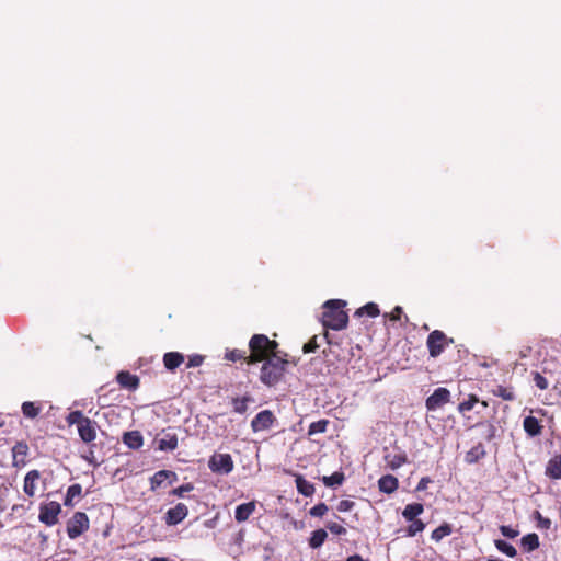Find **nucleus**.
I'll list each match as a JSON object with an SVG mask.
<instances>
[{
	"instance_id": "nucleus-55",
	"label": "nucleus",
	"mask_w": 561,
	"mask_h": 561,
	"mask_svg": "<svg viewBox=\"0 0 561 561\" xmlns=\"http://www.w3.org/2000/svg\"><path fill=\"white\" fill-rule=\"evenodd\" d=\"M486 561H502V560H499V559H488Z\"/></svg>"
},
{
	"instance_id": "nucleus-41",
	"label": "nucleus",
	"mask_w": 561,
	"mask_h": 561,
	"mask_svg": "<svg viewBox=\"0 0 561 561\" xmlns=\"http://www.w3.org/2000/svg\"><path fill=\"white\" fill-rule=\"evenodd\" d=\"M203 362H204V356L198 355V354L191 355V356H188L187 367L188 368L198 367L203 364Z\"/></svg>"
},
{
	"instance_id": "nucleus-34",
	"label": "nucleus",
	"mask_w": 561,
	"mask_h": 561,
	"mask_svg": "<svg viewBox=\"0 0 561 561\" xmlns=\"http://www.w3.org/2000/svg\"><path fill=\"white\" fill-rule=\"evenodd\" d=\"M479 402V399L477 396L474 394H470L468 400L461 402L459 405H458V411L460 413H465V412H468L470 410L473 409L474 404Z\"/></svg>"
},
{
	"instance_id": "nucleus-20",
	"label": "nucleus",
	"mask_w": 561,
	"mask_h": 561,
	"mask_svg": "<svg viewBox=\"0 0 561 561\" xmlns=\"http://www.w3.org/2000/svg\"><path fill=\"white\" fill-rule=\"evenodd\" d=\"M123 442L131 449H138L144 444L142 436L138 431L125 433L123 436Z\"/></svg>"
},
{
	"instance_id": "nucleus-50",
	"label": "nucleus",
	"mask_w": 561,
	"mask_h": 561,
	"mask_svg": "<svg viewBox=\"0 0 561 561\" xmlns=\"http://www.w3.org/2000/svg\"><path fill=\"white\" fill-rule=\"evenodd\" d=\"M26 445L24 444H18L15 447H14V451L15 453H19V454H22V455H25L26 454Z\"/></svg>"
},
{
	"instance_id": "nucleus-24",
	"label": "nucleus",
	"mask_w": 561,
	"mask_h": 561,
	"mask_svg": "<svg viewBox=\"0 0 561 561\" xmlns=\"http://www.w3.org/2000/svg\"><path fill=\"white\" fill-rule=\"evenodd\" d=\"M327 537L328 534L324 529L314 530L309 539L310 547L313 549L320 548L325 541Z\"/></svg>"
},
{
	"instance_id": "nucleus-38",
	"label": "nucleus",
	"mask_w": 561,
	"mask_h": 561,
	"mask_svg": "<svg viewBox=\"0 0 561 561\" xmlns=\"http://www.w3.org/2000/svg\"><path fill=\"white\" fill-rule=\"evenodd\" d=\"M411 525L408 528L409 536H415L417 533L422 531L425 527L424 523L420 519L411 520Z\"/></svg>"
},
{
	"instance_id": "nucleus-9",
	"label": "nucleus",
	"mask_w": 561,
	"mask_h": 561,
	"mask_svg": "<svg viewBox=\"0 0 561 561\" xmlns=\"http://www.w3.org/2000/svg\"><path fill=\"white\" fill-rule=\"evenodd\" d=\"M188 514V508L183 503H178L174 507L168 510L165 513V524L169 526L181 523Z\"/></svg>"
},
{
	"instance_id": "nucleus-21",
	"label": "nucleus",
	"mask_w": 561,
	"mask_h": 561,
	"mask_svg": "<svg viewBox=\"0 0 561 561\" xmlns=\"http://www.w3.org/2000/svg\"><path fill=\"white\" fill-rule=\"evenodd\" d=\"M546 473L552 479H561V455H557L549 460Z\"/></svg>"
},
{
	"instance_id": "nucleus-35",
	"label": "nucleus",
	"mask_w": 561,
	"mask_h": 561,
	"mask_svg": "<svg viewBox=\"0 0 561 561\" xmlns=\"http://www.w3.org/2000/svg\"><path fill=\"white\" fill-rule=\"evenodd\" d=\"M484 455L483 447L481 445L473 447L471 450H469L466 455V461L467 462H474L479 459V457Z\"/></svg>"
},
{
	"instance_id": "nucleus-31",
	"label": "nucleus",
	"mask_w": 561,
	"mask_h": 561,
	"mask_svg": "<svg viewBox=\"0 0 561 561\" xmlns=\"http://www.w3.org/2000/svg\"><path fill=\"white\" fill-rule=\"evenodd\" d=\"M493 393L495 396L502 398L503 400H507V401H512L515 398L513 390L511 388H506V387H503V386H497L493 390Z\"/></svg>"
},
{
	"instance_id": "nucleus-11",
	"label": "nucleus",
	"mask_w": 561,
	"mask_h": 561,
	"mask_svg": "<svg viewBox=\"0 0 561 561\" xmlns=\"http://www.w3.org/2000/svg\"><path fill=\"white\" fill-rule=\"evenodd\" d=\"M78 434L84 443H91L96 438V422L87 417L78 427Z\"/></svg>"
},
{
	"instance_id": "nucleus-13",
	"label": "nucleus",
	"mask_w": 561,
	"mask_h": 561,
	"mask_svg": "<svg viewBox=\"0 0 561 561\" xmlns=\"http://www.w3.org/2000/svg\"><path fill=\"white\" fill-rule=\"evenodd\" d=\"M256 503L254 501L243 503L237 506L234 512V518L238 523H243L249 519V517L255 511Z\"/></svg>"
},
{
	"instance_id": "nucleus-39",
	"label": "nucleus",
	"mask_w": 561,
	"mask_h": 561,
	"mask_svg": "<svg viewBox=\"0 0 561 561\" xmlns=\"http://www.w3.org/2000/svg\"><path fill=\"white\" fill-rule=\"evenodd\" d=\"M328 512V506L324 503H319L310 510V515L314 517H322Z\"/></svg>"
},
{
	"instance_id": "nucleus-17",
	"label": "nucleus",
	"mask_w": 561,
	"mask_h": 561,
	"mask_svg": "<svg viewBox=\"0 0 561 561\" xmlns=\"http://www.w3.org/2000/svg\"><path fill=\"white\" fill-rule=\"evenodd\" d=\"M398 479L391 474L383 476L378 481L379 490L383 493L391 494L398 489Z\"/></svg>"
},
{
	"instance_id": "nucleus-46",
	"label": "nucleus",
	"mask_w": 561,
	"mask_h": 561,
	"mask_svg": "<svg viewBox=\"0 0 561 561\" xmlns=\"http://www.w3.org/2000/svg\"><path fill=\"white\" fill-rule=\"evenodd\" d=\"M534 381H535L536 386L541 390H545L548 388L547 379L538 373L535 375Z\"/></svg>"
},
{
	"instance_id": "nucleus-26",
	"label": "nucleus",
	"mask_w": 561,
	"mask_h": 561,
	"mask_svg": "<svg viewBox=\"0 0 561 561\" xmlns=\"http://www.w3.org/2000/svg\"><path fill=\"white\" fill-rule=\"evenodd\" d=\"M322 481L325 486L333 488L341 485L344 481V474L342 472H334L331 476H325L322 478Z\"/></svg>"
},
{
	"instance_id": "nucleus-4",
	"label": "nucleus",
	"mask_w": 561,
	"mask_h": 561,
	"mask_svg": "<svg viewBox=\"0 0 561 561\" xmlns=\"http://www.w3.org/2000/svg\"><path fill=\"white\" fill-rule=\"evenodd\" d=\"M89 529V518L85 513L77 512L73 516L68 520L67 524V534L69 538L75 539L82 535L84 531Z\"/></svg>"
},
{
	"instance_id": "nucleus-6",
	"label": "nucleus",
	"mask_w": 561,
	"mask_h": 561,
	"mask_svg": "<svg viewBox=\"0 0 561 561\" xmlns=\"http://www.w3.org/2000/svg\"><path fill=\"white\" fill-rule=\"evenodd\" d=\"M60 512L61 506L58 502L51 501L42 504L39 507L38 519L47 526H54L58 522V515Z\"/></svg>"
},
{
	"instance_id": "nucleus-45",
	"label": "nucleus",
	"mask_w": 561,
	"mask_h": 561,
	"mask_svg": "<svg viewBox=\"0 0 561 561\" xmlns=\"http://www.w3.org/2000/svg\"><path fill=\"white\" fill-rule=\"evenodd\" d=\"M354 507V502L350 500H342L339 504L336 510L339 512H350Z\"/></svg>"
},
{
	"instance_id": "nucleus-42",
	"label": "nucleus",
	"mask_w": 561,
	"mask_h": 561,
	"mask_svg": "<svg viewBox=\"0 0 561 561\" xmlns=\"http://www.w3.org/2000/svg\"><path fill=\"white\" fill-rule=\"evenodd\" d=\"M536 519L538 520V527L541 529H549L551 522L549 518L543 517L539 512L535 513Z\"/></svg>"
},
{
	"instance_id": "nucleus-36",
	"label": "nucleus",
	"mask_w": 561,
	"mask_h": 561,
	"mask_svg": "<svg viewBox=\"0 0 561 561\" xmlns=\"http://www.w3.org/2000/svg\"><path fill=\"white\" fill-rule=\"evenodd\" d=\"M450 531L451 529L448 525L439 526L432 533V539L435 541H439L444 537L448 536Z\"/></svg>"
},
{
	"instance_id": "nucleus-32",
	"label": "nucleus",
	"mask_w": 561,
	"mask_h": 561,
	"mask_svg": "<svg viewBox=\"0 0 561 561\" xmlns=\"http://www.w3.org/2000/svg\"><path fill=\"white\" fill-rule=\"evenodd\" d=\"M87 420V416L83 415L81 411H72L66 417V421L69 425H77V427Z\"/></svg>"
},
{
	"instance_id": "nucleus-22",
	"label": "nucleus",
	"mask_w": 561,
	"mask_h": 561,
	"mask_svg": "<svg viewBox=\"0 0 561 561\" xmlns=\"http://www.w3.org/2000/svg\"><path fill=\"white\" fill-rule=\"evenodd\" d=\"M424 511V507L421 503H412V504H408L403 512H402V516L407 519V520H413V519H416V517L422 514Z\"/></svg>"
},
{
	"instance_id": "nucleus-56",
	"label": "nucleus",
	"mask_w": 561,
	"mask_h": 561,
	"mask_svg": "<svg viewBox=\"0 0 561 561\" xmlns=\"http://www.w3.org/2000/svg\"><path fill=\"white\" fill-rule=\"evenodd\" d=\"M3 425V423H0V427Z\"/></svg>"
},
{
	"instance_id": "nucleus-49",
	"label": "nucleus",
	"mask_w": 561,
	"mask_h": 561,
	"mask_svg": "<svg viewBox=\"0 0 561 561\" xmlns=\"http://www.w3.org/2000/svg\"><path fill=\"white\" fill-rule=\"evenodd\" d=\"M401 313H402V308L401 307H396L391 313H390V319L393 320V321H397L400 319L401 317Z\"/></svg>"
},
{
	"instance_id": "nucleus-51",
	"label": "nucleus",
	"mask_w": 561,
	"mask_h": 561,
	"mask_svg": "<svg viewBox=\"0 0 561 561\" xmlns=\"http://www.w3.org/2000/svg\"><path fill=\"white\" fill-rule=\"evenodd\" d=\"M234 410L239 413H242L245 410V404L243 402H241V403L237 402Z\"/></svg>"
},
{
	"instance_id": "nucleus-47",
	"label": "nucleus",
	"mask_w": 561,
	"mask_h": 561,
	"mask_svg": "<svg viewBox=\"0 0 561 561\" xmlns=\"http://www.w3.org/2000/svg\"><path fill=\"white\" fill-rule=\"evenodd\" d=\"M431 482H432V481H431V479H430V478H427V477L422 478V479L420 480V482H419L417 486H416V490H417V491H423V490H425V489L427 488L428 483H431Z\"/></svg>"
},
{
	"instance_id": "nucleus-44",
	"label": "nucleus",
	"mask_w": 561,
	"mask_h": 561,
	"mask_svg": "<svg viewBox=\"0 0 561 561\" xmlns=\"http://www.w3.org/2000/svg\"><path fill=\"white\" fill-rule=\"evenodd\" d=\"M193 490V485L191 483L183 484L172 491V494L182 497L184 496V493L190 492Z\"/></svg>"
},
{
	"instance_id": "nucleus-33",
	"label": "nucleus",
	"mask_w": 561,
	"mask_h": 561,
	"mask_svg": "<svg viewBox=\"0 0 561 561\" xmlns=\"http://www.w3.org/2000/svg\"><path fill=\"white\" fill-rule=\"evenodd\" d=\"M356 313L359 314V316L366 313L367 316L374 318V317H377L379 314V308H378V306L376 304L368 302L363 308L358 309Z\"/></svg>"
},
{
	"instance_id": "nucleus-37",
	"label": "nucleus",
	"mask_w": 561,
	"mask_h": 561,
	"mask_svg": "<svg viewBox=\"0 0 561 561\" xmlns=\"http://www.w3.org/2000/svg\"><path fill=\"white\" fill-rule=\"evenodd\" d=\"M242 358H244V359L248 358V357H245V352L244 351L231 350V351H227L226 354H225V359L230 360V362H237V360H240Z\"/></svg>"
},
{
	"instance_id": "nucleus-5",
	"label": "nucleus",
	"mask_w": 561,
	"mask_h": 561,
	"mask_svg": "<svg viewBox=\"0 0 561 561\" xmlns=\"http://www.w3.org/2000/svg\"><path fill=\"white\" fill-rule=\"evenodd\" d=\"M208 467L213 472L228 474L233 469V461L229 454H215L210 457Z\"/></svg>"
},
{
	"instance_id": "nucleus-8",
	"label": "nucleus",
	"mask_w": 561,
	"mask_h": 561,
	"mask_svg": "<svg viewBox=\"0 0 561 561\" xmlns=\"http://www.w3.org/2000/svg\"><path fill=\"white\" fill-rule=\"evenodd\" d=\"M450 392L446 388H437L427 399L426 408L428 410H436L449 401Z\"/></svg>"
},
{
	"instance_id": "nucleus-14",
	"label": "nucleus",
	"mask_w": 561,
	"mask_h": 561,
	"mask_svg": "<svg viewBox=\"0 0 561 561\" xmlns=\"http://www.w3.org/2000/svg\"><path fill=\"white\" fill-rule=\"evenodd\" d=\"M41 474L37 470H31L26 473L24 478L23 491L30 497L35 495L36 492V482L38 481Z\"/></svg>"
},
{
	"instance_id": "nucleus-40",
	"label": "nucleus",
	"mask_w": 561,
	"mask_h": 561,
	"mask_svg": "<svg viewBox=\"0 0 561 561\" xmlns=\"http://www.w3.org/2000/svg\"><path fill=\"white\" fill-rule=\"evenodd\" d=\"M327 528L334 535H344L346 534V529L337 524V523H334V522H330L327 524Z\"/></svg>"
},
{
	"instance_id": "nucleus-48",
	"label": "nucleus",
	"mask_w": 561,
	"mask_h": 561,
	"mask_svg": "<svg viewBox=\"0 0 561 561\" xmlns=\"http://www.w3.org/2000/svg\"><path fill=\"white\" fill-rule=\"evenodd\" d=\"M317 347H318V345H317L316 341H310L304 345V352L311 353V352H314Z\"/></svg>"
},
{
	"instance_id": "nucleus-1",
	"label": "nucleus",
	"mask_w": 561,
	"mask_h": 561,
	"mask_svg": "<svg viewBox=\"0 0 561 561\" xmlns=\"http://www.w3.org/2000/svg\"><path fill=\"white\" fill-rule=\"evenodd\" d=\"M346 302L340 299L328 300L323 308L322 323L332 330H342L347 325L348 316L343 310Z\"/></svg>"
},
{
	"instance_id": "nucleus-23",
	"label": "nucleus",
	"mask_w": 561,
	"mask_h": 561,
	"mask_svg": "<svg viewBox=\"0 0 561 561\" xmlns=\"http://www.w3.org/2000/svg\"><path fill=\"white\" fill-rule=\"evenodd\" d=\"M522 547L525 551L530 552L539 547V537L537 534H528L522 538Z\"/></svg>"
},
{
	"instance_id": "nucleus-53",
	"label": "nucleus",
	"mask_w": 561,
	"mask_h": 561,
	"mask_svg": "<svg viewBox=\"0 0 561 561\" xmlns=\"http://www.w3.org/2000/svg\"><path fill=\"white\" fill-rule=\"evenodd\" d=\"M346 561H366V560H364L359 554H353V556L348 557Z\"/></svg>"
},
{
	"instance_id": "nucleus-16",
	"label": "nucleus",
	"mask_w": 561,
	"mask_h": 561,
	"mask_svg": "<svg viewBox=\"0 0 561 561\" xmlns=\"http://www.w3.org/2000/svg\"><path fill=\"white\" fill-rule=\"evenodd\" d=\"M117 382L126 389L135 390L139 386V379L137 376L131 375L128 371H121L117 375Z\"/></svg>"
},
{
	"instance_id": "nucleus-12",
	"label": "nucleus",
	"mask_w": 561,
	"mask_h": 561,
	"mask_svg": "<svg viewBox=\"0 0 561 561\" xmlns=\"http://www.w3.org/2000/svg\"><path fill=\"white\" fill-rule=\"evenodd\" d=\"M178 477L175 472L170 470H160L151 477L150 489L156 491L158 488L162 486L167 480H169V483L171 484Z\"/></svg>"
},
{
	"instance_id": "nucleus-27",
	"label": "nucleus",
	"mask_w": 561,
	"mask_h": 561,
	"mask_svg": "<svg viewBox=\"0 0 561 561\" xmlns=\"http://www.w3.org/2000/svg\"><path fill=\"white\" fill-rule=\"evenodd\" d=\"M494 543L499 551L505 553L506 556H508L511 558H514L517 554L516 549L511 543H508L504 540L499 539V540H495Z\"/></svg>"
},
{
	"instance_id": "nucleus-29",
	"label": "nucleus",
	"mask_w": 561,
	"mask_h": 561,
	"mask_svg": "<svg viewBox=\"0 0 561 561\" xmlns=\"http://www.w3.org/2000/svg\"><path fill=\"white\" fill-rule=\"evenodd\" d=\"M328 424H329L328 420H320V421L313 422L309 426L308 434L314 435V434H319V433H324L327 431Z\"/></svg>"
},
{
	"instance_id": "nucleus-10",
	"label": "nucleus",
	"mask_w": 561,
	"mask_h": 561,
	"mask_svg": "<svg viewBox=\"0 0 561 561\" xmlns=\"http://www.w3.org/2000/svg\"><path fill=\"white\" fill-rule=\"evenodd\" d=\"M275 417L268 410L261 411L255 415L251 422V427L254 432L267 430L272 426Z\"/></svg>"
},
{
	"instance_id": "nucleus-7",
	"label": "nucleus",
	"mask_w": 561,
	"mask_h": 561,
	"mask_svg": "<svg viewBox=\"0 0 561 561\" xmlns=\"http://www.w3.org/2000/svg\"><path fill=\"white\" fill-rule=\"evenodd\" d=\"M446 340H447L446 335L442 331H438V330L433 331L428 335L426 344H427V347L430 351V355L432 357H437L438 355H440L443 353L445 345H446Z\"/></svg>"
},
{
	"instance_id": "nucleus-15",
	"label": "nucleus",
	"mask_w": 561,
	"mask_h": 561,
	"mask_svg": "<svg viewBox=\"0 0 561 561\" xmlns=\"http://www.w3.org/2000/svg\"><path fill=\"white\" fill-rule=\"evenodd\" d=\"M158 449L161 451H172L178 447V437L175 434L165 433L157 440Z\"/></svg>"
},
{
	"instance_id": "nucleus-52",
	"label": "nucleus",
	"mask_w": 561,
	"mask_h": 561,
	"mask_svg": "<svg viewBox=\"0 0 561 561\" xmlns=\"http://www.w3.org/2000/svg\"><path fill=\"white\" fill-rule=\"evenodd\" d=\"M402 462H403V459L402 458H398V459H396L394 461L391 462V468L396 469V468L400 467L402 465Z\"/></svg>"
},
{
	"instance_id": "nucleus-3",
	"label": "nucleus",
	"mask_w": 561,
	"mask_h": 561,
	"mask_svg": "<svg viewBox=\"0 0 561 561\" xmlns=\"http://www.w3.org/2000/svg\"><path fill=\"white\" fill-rule=\"evenodd\" d=\"M286 364V360L277 356L268 357L261 369L262 382L268 386L275 385L280 379Z\"/></svg>"
},
{
	"instance_id": "nucleus-2",
	"label": "nucleus",
	"mask_w": 561,
	"mask_h": 561,
	"mask_svg": "<svg viewBox=\"0 0 561 561\" xmlns=\"http://www.w3.org/2000/svg\"><path fill=\"white\" fill-rule=\"evenodd\" d=\"M276 347L277 343L275 341H271L266 335H253L249 342L251 355L247 358L248 364H255L268 358Z\"/></svg>"
},
{
	"instance_id": "nucleus-28",
	"label": "nucleus",
	"mask_w": 561,
	"mask_h": 561,
	"mask_svg": "<svg viewBox=\"0 0 561 561\" xmlns=\"http://www.w3.org/2000/svg\"><path fill=\"white\" fill-rule=\"evenodd\" d=\"M22 412L28 419H34L39 414V408L33 402L26 401L22 404Z\"/></svg>"
},
{
	"instance_id": "nucleus-25",
	"label": "nucleus",
	"mask_w": 561,
	"mask_h": 561,
	"mask_svg": "<svg viewBox=\"0 0 561 561\" xmlns=\"http://www.w3.org/2000/svg\"><path fill=\"white\" fill-rule=\"evenodd\" d=\"M296 485L298 492L305 496H310L314 492L313 485L301 477L296 479Z\"/></svg>"
},
{
	"instance_id": "nucleus-30",
	"label": "nucleus",
	"mask_w": 561,
	"mask_h": 561,
	"mask_svg": "<svg viewBox=\"0 0 561 561\" xmlns=\"http://www.w3.org/2000/svg\"><path fill=\"white\" fill-rule=\"evenodd\" d=\"M81 485L80 484H72L68 488L67 490V495H66V500H65V505L68 506V505H71V502L75 497L77 496H80L81 494Z\"/></svg>"
},
{
	"instance_id": "nucleus-54",
	"label": "nucleus",
	"mask_w": 561,
	"mask_h": 561,
	"mask_svg": "<svg viewBox=\"0 0 561 561\" xmlns=\"http://www.w3.org/2000/svg\"><path fill=\"white\" fill-rule=\"evenodd\" d=\"M150 561H169L167 558H153Z\"/></svg>"
},
{
	"instance_id": "nucleus-19",
	"label": "nucleus",
	"mask_w": 561,
	"mask_h": 561,
	"mask_svg": "<svg viewBox=\"0 0 561 561\" xmlns=\"http://www.w3.org/2000/svg\"><path fill=\"white\" fill-rule=\"evenodd\" d=\"M523 426H524L525 432L529 436L534 437V436L541 434L542 426L539 424V421L531 415L526 416L524 419Z\"/></svg>"
},
{
	"instance_id": "nucleus-18",
	"label": "nucleus",
	"mask_w": 561,
	"mask_h": 561,
	"mask_svg": "<svg viewBox=\"0 0 561 561\" xmlns=\"http://www.w3.org/2000/svg\"><path fill=\"white\" fill-rule=\"evenodd\" d=\"M184 362V356L178 352H169L163 356V364L167 369L174 370Z\"/></svg>"
},
{
	"instance_id": "nucleus-43",
	"label": "nucleus",
	"mask_w": 561,
	"mask_h": 561,
	"mask_svg": "<svg viewBox=\"0 0 561 561\" xmlns=\"http://www.w3.org/2000/svg\"><path fill=\"white\" fill-rule=\"evenodd\" d=\"M500 531L501 534L504 536V537H507V538H515L518 536V530L516 529H513L512 527L510 526H501L500 527Z\"/></svg>"
}]
</instances>
